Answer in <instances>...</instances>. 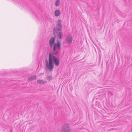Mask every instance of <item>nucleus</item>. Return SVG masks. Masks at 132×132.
<instances>
[{"label": "nucleus", "mask_w": 132, "mask_h": 132, "mask_svg": "<svg viewBox=\"0 0 132 132\" xmlns=\"http://www.w3.org/2000/svg\"><path fill=\"white\" fill-rule=\"evenodd\" d=\"M55 37H54L51 38L49 41V44L51 48L53 47L54 53H50L49 57V61L47 60L46 62V67L50 71L52 70L54 65L53 62L55 64L56 66H58L60 63V60L56 57L54 55L57 54L60 51L61 46V43L57 41V43L55 44Z\"/></svg>", "instance_id": "1"}, {"label": "nucleus", "mask_w": 132, "mask_h": 132, "mask_svg": "<svg viewBox=\"0 0 132 132\" xmlns=\"http://www.w3.org/2000/svg\"><path fill=\"white\" fill-rule=\"evenodd\" d=\"M61 23V20H59L58 21L57 28H54L53 29V33L54 35H56L59 31H61L62 30V28Z\"/></svg>", "instance_id": "2"}, {"label": "nucleus", "mask_w": 132, "mask_h": 132, "mask_svg": "<svg viewBox=\"0 0 132 132\" xmlns=\"http://www.w3.org/2000/svg\"><path fill=\"white\" fill-rule=\"evenodd\" d=\"M71 131L68 124H65L63 126L62 129V132H71Z\"/></svg>", "instance_id": "3"}, {"label": "nucleus", "mask_w": 132, "mask_h": 132, "mask_svg": "<svg viewBox=\"0 0 132 132\" xmlns=\"http://www.w3.org/2000/svg\"><path fill=\"white\" fill-rule=\"evenodd\" d=\"M72 37L70 34L68 35L65 39L66 42L67 43H71L72 40Z\"/></svg>", "instance_id": "4"}, {"label": "nucleus", "mask_w": 132, "mask_h": 132, "mask_svg": "<svg viewBox=\"0 0 132 132\" xmlns=\"http://www.w3.org/2000/svg\"><path fill=\"white\" fill-rule=\"evenodd\" d=\"M61 14V12L60 10L58 9L56 10L54 12V15L56 16H60Z\"/></svg>", "instance_id": "5"}, {"label": "nucleus", "mask_w": 132, "mask_h": 132, "mask_svg": "<svg viewBox=\"0 0 132 132\" xmlns=\"http://www.w3.org/2000/svg\"><path fill=\"white\" fill-rule=\"evenodd\" d=\"M36 78V76H31L30 77L28 78V80L29 81H31Z\"/></svg>", "instance_id": "6"}, {"label": "nucleus", "mask_w": 132, "mask_h": 132, "mask_svg": "<svg viewBox=\"0 0 132 132\" xmlns=\"http://www.w3.org/2000/svg\"><path fill=\"white\" fill-rule=\"evenodd\" d=\"M37 82L38 83L40 84H44V82H45L43 80L39 79L38 80Z\"/></svg>", "instance_id": "7"}, {"label": "nucleus", "mask_w": 132, "mask_h": 132, "mask_svg": "<svg viewBox=\"0 0 132 132\" xmlns=\"http://www.w3.org/2000/svg\"><path fill=\"white\" fill-rule=\"evenodd\" d=\"M60 3V0H56L55 3V5L56 6H58L59 5Z\"/></svg>", "instance_id": "8"}, {"label": "nucleus", "mask_w": 132, "mask_h": 132, "mask_svg": "<svg viewBox=\"0 0 132 132\" xmlns=\"http://www.w3.org/2000/svg\"><path fill=\"white\" fill-rule=\"evenodd\" d=\"M62 34L61 32H59L58 34V37L59 38L62 39Z\"/></svg>", "instance_id": "9"}]
</instances>
